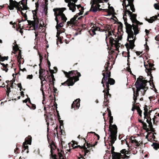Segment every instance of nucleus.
<instances>
[{"instance_id":"47","label":"nucleus","mask_w":159,"mask_h":159,"mask_svg":"<svg viewBox=\"0 0 159 159\" xmlns=\"http://www.w3.org/2000/svg\"><path fill=\"white\" fill-rule=\"evenodd\" d=\"M142 124L143 125V126H144V127H147V125L145 123H144V122H143Z\"/></svg>"},{"instance_id":"24","label":"nucleus","mask_w":159,"mask_h":159,"mask_svg":"<svg viewBox=\"0 0 159 159\" xmlns=\"http://www.w3.org/2000/svg\"><path fill=\"white\" fill-rule=\"evenodd\" d=\"M147 106H145V107H144V117H145L146 116H148V109L147 107Z\"/></svg>"},{"instance_id":"16","label":"nucleus","mask_w":159,"mask_h":159,"mask_svg":"<svg viewBox=\"0 0 159 159\" xmlns=\"http://www.w3.org/2000/svg\"><path fill=\"white\" fill-rule=\"evenodd\" d=\"M31 142V137L30 136H29L27 138H25V141L23 143V145L24 150L28 148V146L27 144H30Z\"/></svg>"},{"instance_id":"12","label":"nucleus","mask_w":159,"mask_h":159,"mask_svg":"<svg viewBox=\"0 0 159 159\" xmlns=\"http://www.w3.org/2000/svg\"><path fill=\"white\" fill-rule=\"evenodd\" d=\"M78 0H65V2L68 3V6L69 10L74 12L76 10V5L75 3Z\"/></svg>"},{"instance_id":"31","label":"nucleus","mask_w":159,"mask_h":159,"mask_svg":"<svg viewBox=\"0 0 159 159\" xmlns=\"http://www.w3.org/2000/svg\"><path fill=\"white\" fill-rule=\"evenodd\" d=\"M137 111L138 113L139 114V115L140 116H141L142 111L141 110L140 108H138Z\"/></svg>"},{"instance_id":"22","label":"nucleus","mask_w":159,"mask_h":159,"mask_svg":"<svg viewBox=\"0 0 159 159\" xmlns=\"http://www.w3.org/2000/svg\"><path fill=\"white\" fill-rule=\"evenodd\" d=\"M100 30V28L99 27H96L95 28H92L90 31V32H91V31L92 32V33L93 34V35H95L96 34V33L95 32V31H99Z\"/></svg>"},{"instance_id":"28","label":"nucleus","mask_w":159,"mask_h":159,"mask_svg":"<svg viewBox=\"0 0 159 159\" xmlns=\"http://www.w3.org/2000/svg\"><path fill=\"white\" fill-rule=\"evenodd\" d=\"M76 6H77L78 9H79V11H82L83 9V7H81L80 5H79Z\"/></svg>"},{"instance_id":"39","label":"nucleus","mask_w":159,"mask_h":159,"mask_svg":"<svg viewBox=\"0 0 159 159\" xmlns=\"http://www.w3.org/2000/svg\"><path fill=\"white\" fill-rule=\"evenodd\" d=\"M58 155L59 156L60 159H63L62 155L60 153H58Z\"/></svg>"},{"instance_id":"51","label":"nucleus","mask_w":159,"mask_h":159,"mask_svg":"<svg viewBox=\"0 0 159 159\" xmlns=\"http://www.w3.org/2000/svg\"><path fill=\"white\" fill-rule=\"evenodd\" d=\"M20 70H21L23 72L24 71H25L26 70L25 68H24L23 69H20Z\"/></svg>"},{"instance_id":"40","label":"nucleus","mask_w":159,"mask_h":159,"mask_svg":"<svg viewBox=\"0 0 159 159\" xmlns=\"http://www.w3.org/2000/svg\"><path fill=\"white\" fill-rule=\"evenodd\" d=\"M155 39L157 41H159V34L156 36Z\"/></svg>"},{"instance_id":"42","label":"nucleus","mask_w":159,"mask_h":159,"mask_svg":"<svg viewBox=\"0 0 159 159\" xmlns=\"http://www.w3.org/2000/svg\"><path fill=\"white\" fill-rule=\"evenodd\" d=\"M136 53L137 56L140 55V54L142 53L141 52L138 51H136Z\"/></svg>"},{"instance_id":"37","label":"nucleus","mask_w":159,"mask_h":159,"mask_svg":"<svg viewBox=\"0 0 159 159\" xmlns=\"http://www.w3.org/2000/svg\"><path fill=\"white\" fill-rule=\"evenodd\" d=\"M13 49L14 50L16 51L18 50V46L17 45H16V46H13Z\"/></svg>"},{"instance_id":"3","label":"nucleus","mask_w":159,"mask_h":159,"mask_svg":"<svg viewBox=\"0 0 159 159\" xmlns=\"http://www.w3.org/2000/svg\"><path fill=\"white\" fill-rule=\"evenodd\" d=\"M148 81L144 79H143V77L140 76L137 79L135 83V85L136 88V93L135 94V92L134 91L133 102V105L135 103L136 100H137V97L139 95L138 92L140 90L142 95L144 94L146 90L148 89V87L147 86V83Z\"/></svg>"},{"instance_id":"20","label":"nucleus","mask_w":159,"mask_h":159,"mask_svg":"<svg viewBox=\"0 0 159 159\" xmlns=\"http://www.w3.org/2000/svg\"><path fill=\"white\" fill-rule=\"evenodd\" d=\"M89 145L90 144H89L88 143H87V148H86L84 145L83 146H81L79 145L78 147H80V148H83L84 150V154L85 155L89 152V149H87V148L89 147Z\"/></svg>"},{"instance_id":"43","label":"nucleus","mask_w":159,"mask_h":159,"mask_svg":"<svg viewBox=\"0 0 159 159\" xmlns=\"http://www.w3.org/2000/svg\"><path fill=\"white\" fill-rule=\"evenodd\" d=\"M31 108L34 110L36 108V106L34 104H32Z\"/></svg>"},{"instance_id":"5","label":"nucleus","mask_w":159,"mask_h":159,"mask_svg":"<svg viewBox=\"0 0 159 159\" xmlns=\"http://www.w3.org/2000/svg\"><path fill=\"white\" fill-rule=\"evenodd\" d=\"M66 10V8L65 7L53 9L56 17L55 20L57 22L56 26L57 30H58V29H60V28L63 26V23L66 22L67 20V18L63 13V11Z\"/></svg>"},{"instance_id":"11","label":"nucleus","mask_w":159,"mask_h":159,"mask_svg":"<svg viewBox=\"0 0 159 159\" xmlns=\"http://www.w3.org/2000/svg\"><path fill=\"white\" fill-rule=\"evenodd\" d=\"M33 18L34 20V21L27 20V22L29 25L32 26L34 27V28H37L38 27L39 21L38 19H35L36 14L37 13L36 11L35 10L33 11Z\"/></svg>"},{"instance_id":"54","label":"nucleus","mask_w":159,"mask_h":159,"mask_svg":"<svg viewBox=\"0 0 159 159\" xmlns=\"http://www.w3.org/2000/svg\"><path fill=\"white\" fill-rule=\"evenodd\" d=\"M20 33L21 34V35H22L23 32L21 30H20Z\"/></svg>"},{"instance_id":"2","label":"nucleus","mask_w":159,"mask_h":159,"mask_svg":"<svg viewBox=\"0 0 159 159\" xmlns=\"http://www.w3.org/2000/svg\"><path fill=\"white\" fill-rule=\"evenodd\" d=\"M27 0H22L19 3L16 1H13V0H10L9 5L8 7L10 10H12L14 7H16L17 11H20L23 16L25 18V20H22L19 21L20 23L22 21L27 20V16L26 14L27 11H26L28 9V7L27 6Z\"/></svg>"},{"instance_id":"46","label":"nucleus","mask_w":159,"mask_h":159,"mask_svg":"<svg viewBox=\"0 0 159 159\" xmlns=\"http://www.w3.org/2000/svg\"><path fill=\"white\" fill-rule=\"evenodd\" d=\"M39 58H40V62L42 61V59H43V57L41 56V55H39Z\"/></svg>"},{"instance_id":"58","label":"nucleus","mask_w":159,"mask_h":159,"mask_svg":"<svg viewBox=\"0 0 159 159\" xmlns=\"http://www.w3.org/2000/svg\"><path fill=\"white\" fill-rule=\"evenodd\" d=\"M108 115H109V116H111V112H109Z\"/></svg>"},{"instance_id":"9","label":"nucleus","mask_w":159,"mask_h":159,"mask_svg":"<svg viewBox=\"0 0 159 159\" xmlns=\"http://www.w3.org/2000/svg\"><path fill=\"white\" fill-rule=\"evenodd\" d=\"M121 153L123 154V155L119 153L113 152H112V159H121L129 158V157L126 155L127 154H129L127 151L125 149H123L121 151Z\"/></svg>"},{"instance_id":"55","label":"nucleus","mask_w":159,"mask_h":159,"mask_svg":"<svg viewBox=\"0 0 159 159\" xmlns=\"http://www.w3.org/2000/svg\"><path fill=\"white\" fill-rule=\"evenodd\" d=\"M48 2V0H45V4H46L47 5V4H48L47 3V2Z\"/></svg>"},{"instance_id":"25","label":"nucleus","mask_w":159,"mask_h":159,"mask_svg":"<svg viewBox=\"0 0 159 159\" xmlns=\"http://www.w3.org/2000/svg\"><path fill=\"white\" fill-rule=\"evenodd\" d=\"M149 118H148V119L147 118L146 121L148 124L150 128H151L152 127V123L150 119L149 120Z\"/></svg>"},{"instance_id":"10","label":"nucleus","mask_w":159,"mask_h":159,"mask_svg":"<svg viewBox=\"0 0 159 159\" xmlns=\"http://www.w3.org/2000/svg\"><path fill=\"white\" fill-rule=\"evenodd\" d=\"M112 129L111 130L110 137L111 139L110 141V144L112 145L115 141L116 139V134L117 133V128L116 125H113L112 126Z\"/></svg>"},{"instance_id":"23","label":"nucleus","mask_w":159,"mask_h":159,"mask_svg":"<svg viewBox=\"0 0 159 159\" xmlns=\"http://www.w3.org/2000/svg\"><path fill=\"white\" fill-rule=\"evenodd\" d=\"M1 64L3 66L2 68V69L3 70L5 71L6 72H7L8 70V69L7 68V66L8 64H7L6 65H5L3 63H1Z\"/></svg>"},{"instance_id":"8","label":"nucleus","mask_w":159,"mask_h":159,"mask_svg":"<svg viewBox=\"0 0 159 159\" xmlns=\"http://www.w3.org/2000/svg\"><path fill=\"white\" fill-rule=\"evenodd\" d=\"M109 0H92L91 1L90 3L91 4V7L90 9V11L93 12H97L98 10L100 11L102 9L100 8L101 5L99 3L103 2L104 1L107 2Z\"/></svg>"},{"instance_id":"35","label":"nucleus","mask_w":159,"mask_h":159,"mask_svg":"<svg viewBox=\"0 0 159 159\" xmlns=\"http://www.w3.org/2000/svg\"><path fill=\"white\" fill-rule=\"evenodd\" d=\"M149 99L150 101H152V100H155V97L151 96L149 97Z\"/></svg>"},{"instance_id":"41","label":"nucleus","mask_w":159,"mask_h":159,"mask_svg":"<svg viewBox=\"0 0 159 159\" xmlns=\"http://www.w3.org/2000/svg\"><path fill=\"white\" fill-rule=\"evenodd\" d=\"M113 119V117L112 116H111L110 117V120H109L111 124V122H112Z\"/></svg>"},{"instance_id":"48","label":"nucleus","mask_w":159,"mask_h":159,"mask_svg":"<svg viewBox=\"0 0 159 159\" xmlns=\"http://www.w3.org/2000/svg\"><path fill=\"white\" fill-rule=\"evenodd\" d=\"M129 57H130V55H129V51H128V55H127V57H128L127 61H129Z\"/></svg>"},{"instance_id":"64","label":"nucleus","mask_w":159,"mask_h":159,"mask_svg":"<svg viewBox=\"0 0 159 159\" xmlns=\"http://www.w3.org/2000/svg\"><path fill=\"white\" fill-rule=\"evenodd\" d=\"M17 149H16V150H15V153H16V151H17Z\"/></svg>"},{"instance_id":"15","label":"nucleus","mask_w":159,"mask_h":159,"mask_svg":"<svg viewBox=\"0 0 159 159\" xmlns=\"http://www.w3.org/2000/svg\"><path fill=\"white\" fill-rule=\"evenodd\" d=\"M78 15H75L73 18L70 20V21L67 22V25L68 26H72L73 25L75 24L78 21V20L81 19L83 17L82 16H80L79 17H78Z\"/></svg>"},{"instance_id":"34","label":"nucleus","mask_w":159,"mask_h":159,"mask_svg":"<svg viewBox=\"0 0 159 159\" xmlns=\"http://www.w3.org/2000/svg\"><path fill=\"white\" fill-rule=\"evenodd\" d=\"M33 76L32 75H29L27 77V79H32L33 78Z\"/></svg>"},{"instance_id":"59","label":"nucleus","mask_w":159,"mask_h":159,"mask_svg":"<svg viewBox=\"0 0 159 159\" xmlns=\"http://www.w3.org/2000/svg\"><path fill=\"white\" fill-rule=\"evenodd\" d=\"M4 85V84H2V86H0V87H3V88H4L5 87V86H3Z\"/></svg>"},{"instance_id":"33","label":"nucleus","mask_w":159,"mask_h":159,"mask_svg":"<svg viewBox=\"0 0 159 159\" xmlns=\"http://www.w3.org/2000/svg\"><path fill=\"white\" fill-rule=\"evenodd\" d=\"M7 93H9L11 92L10 88H8V85H7Z\"/></svg>"},{"instance_id":"60","label":"nucleus","mask_w":159,"mask_h":159,"mask_svg":"<svg viewBox=\"0 0 159 159\" xmlns=\"http://www.w3.org/2000/svg\"><path fill=\"white\" fill-rule=\"evenodd\" d=\"M48 66H50V62L49 61H48Z\"/></svg>"},{"instance_id":"18","label":"nucleus","mask_w":159,"mask_h":159,"mask_svg":"<svg viewBox=\"0 0 159 159\" xmlns=\"http://www.w3.org/2000/svg\"><path fill=\"white\" fill-rule=\"evenodd\" d=\"M148 64L149 66L144 64V66L146 68V71L148 74V73H151V71L153 70V65L150 63H148Z\"/></svg>"},{"instance_id":"21","label":"nucleus","mask_w":159,"mask_h":159,"mask_svg":"<svg viewBox=\"0 0 159 159\" xmlns=\"http://www.w3.org/2000/svg\"><path fill=\"white\" fill-rule=\"evenodd\" d=\"M157 16H153L150 18V19H146V20L148 21L149 23H152L155 20L157 19Z\"/></svg>"},{"instance_id":"63","label":"nucleus","mask_w":159,"mask_h":159,"mask_svg":"<svg viewBox=\"0 0 159 159\" xmlns=\"http://www.w3.org/2000/svg\"><path fill=\"white\" fill-rule=\"evenodd\" d=\"M83 140H84V141H85V142H86V141L85 140V139H83Z\"/></svg>"},{"instance_id":"6","label":"nucleus","mask_w":159,"mask_h":159,"mask_svg":"<svg viewBox=\"0 0 159 159\" xmlns=\"http://www.w3.org/2000/svg\"><path fill=\"white\" fill-rule=\"evenodd\" d=\"M63 72L66 76L69 78L66 81L61 83V85L69 86L73 85L75 82L79 80V78L81 76L80 73L77 70L71 71L69 72H67L63 71Z\"/></svg>"},{"instance_id":"53","label":"nucleus","mask_w":159,"mask_h":159,"mask_svg":"<svg viewBox=\"0 0 159 159\" xmlns=\"http://www.w3.org/2000/svg\"><path fill=\"white\" fill-rule=\"evenodd\" d=\"M114 150V147L113 146L112 147L111 150L112 152Z\"/></svg>"},{"instance_id":"19","label":"nucleus","mask_w":159,"mask_h":159,"mask_svg":"<svg viewBox=\"0 0 159 159\" xmlns=\"http://www.w3.org/2000/svg\"><path fill=\"white\" fill-rule=\"evenodd\" d=\"M130 140L131 142L132 143L135 144L136 146H138L140 145V141H139L138 140L136 139H135V138L132 137Z\"/></svg>"},{"instance_id":"7","label":"nucleus","mask_w":159,"mask_h":159,"mask_svg":"<svg viewBox=\"0 0 159 159\" xmlns=\"http://www.w3.org/2000/svg\"><path fill=\"white\" fill-rule=\"evenodd\" d=\"M127 15L130 18L131 20L133 23L131 25L134 31V33L135 35L138 34L139 32V29L138 28V25L143 24V23L140 22L137 20L136 19V15L135 14H132V12L128 11Z\"/></svg>"},{"instance_id":"44","label":"nucleus","mask_w":159,"mask_h":159,"mask_svg":"<svg viewBox=\"0 0 159 159\" xmlns=\"http://www.w3.org/2000/svg\"><path fill=\"white\" fill-rule=\"evenodd\" d=\"M112 35V33H111V32L110 31H109L108 32V37H109L110 36H111Z\"/></svg>"},{"instance_id":"36","label":"nucleus","mask_w":159,"mask_h":159,"mask_svg":"<svg viewBox=\"0 0 159 159\" xmlns=\"http://www.w3.org/2000/svg\"><path fill=\"white\" fill-rule=\"evenodd\" d=\"M41 88L40 89V90L42 91V92L43 91V84H44V83H41Z\"/></svg>"},{"instance_id":"14","label":"nucleus","mask_w":159,"mask_h":159,"mask_svg":"<svg viewBox=\"0 0 159 159\" xmlns=\"http://www.w3.org/2000/svg\"><path fill=\"white\" fill-rule=\"evenodd\" d=\"M45 70L40 68L39 70V77L41 80V83H44V84H45V82L47 81L46 79V78L48 77V75H45Z\"/></svg>"},{"instance_id":"49","label":"nucleus","mask_w":159,"mask_h":159,"mask_svg":"<svg viewBox=\"0 0 159 159\" xmlns=\"http://www.w3.org/2000/svg\"><path fill=\"white\" fill-rule=\"evenodd\" d=\"M28 100V98L26 99L25 100L23 101V102L26 103L27 102Z\"/></svg>"},{"instance_id":"13","label":"nucleus","mask_w":159,"mask_h":159,"mask_svg":"<svg viewBox=\"0 0 159 159\" xmlns=\"http://www.w3.org/2000/svg\"><path fill=\"white\" fill-rule=\"evenodd\" d=\"M109 42L111 45H114L116 48L120 47L119 43H118L120 40L121 39V37L117 36V38L114 39L112 37H109Z\"/></svg>"},{"instance_id":"56","label":"nucleus","mask_w":159,"mask_h":159,"mask_svg":"<svg viewBox=\"0 0 159 159\" xmlns=\"http://www.w3.org/2000/svg\"><path fill=\"white\" fill-rule=\"evenodd\" d=\"M42 94H43V97L44 98V91H42Z\"/></svg>"},{"instance_id":"50","label":"nucleus","mask_w":159,"mask_h":159,"mask_svg":"<svg viewBox=\"0 0 159 159\" xmlns=\"http://www.w3.org/2000/svg\"><path fill=\"white\" fill-rule=\"evenodd\" d=\"M21 57V54L20 53V52H19L18 54V59H20Z\"/></svg>"},{"instance_id":"4","label":"nucleus","mask_w":159,"mask_h":159,"mask_svg":"<svg viewBox=\"0 0 159 159\" xmlns=\"http://www.w3.org/2000/svg\"><path fill=\"white\" fill-rule=\"evenodd\" d=\"M109 64L110 63L108 62L105 64L104 66L105 70L102 71V75L103 77L101 83L103 84L104 81L106 82V86L107 89V92L105 93L104 94L105 98H106V96H108L109 94V84H110V85H112L113 84L115 83V80L113 79L110 78L111 72L108 70V67Z\"/></svg>"},{"instance_id":"26","label":"nucleus","mask_w":159,"mask_h":159,"mask_svg":"<svg viewBox=\"0 0 159 159\" xmlns=\"http://www.w3.org/2000/svg\"><path fill=\"white\" fill-rule=\"evenodd\" d=\"M8 58V57H0V61H3L5 60H7Z\"/></svg>"},{"instance_id":"52","label":"nucleus","mask_w":159,"mask_h":159,"mask_svg":"<svg viewBox=\"0 0 159 159\" xmlns=\"http://www.w3.org/2000/svg\"><path fill=\"white\" fill-rule=\"evenodd\" d=\"M21 96H24V92H23V91H22L21 92Z\"/></svg>"},{"instance_id":"29","label":"nucleus","mask_w":159,"mask_h":159,"mask_svg":"<svg viewBox=\"0 0 159 159\" xmlns=\"http://www.w3.org/2000/svg\"><path fill=\"white\" fill-rule=\"evenodd\" d=\"M50 73H51V77H52L53 81V80H54V76H53V75L52 73V72H53V70H50Z\"/></svg>"},{"instance_id":"32","label":"nucleus","mask_w":159,"mask_h":159,"mask_svg":"<svg viewBox=\"0 0 159 159\" xmlns=\"http://www.w3.org/2000/svg\"><path fill=\"white\" fill-rule=\"evenodd\" d=\"M57 30V37L58 38H59V35L60 34V29H58V30Z\"/></svg>"},{"instance_id":"1","label":"nucleus","mask_w":159,"mask_h":159,"mask_svg":"<svg viewBox=\"0 0 159 159\" xmlns=\"http://www.w3.org/2000/svg\"><path fill=\"white\" fill-rule=\"evenodd\" d=\"M134 0H123L122 5L125 10L124 15H123V19L126 26V32L128 34L127 40L130 44V48L131 49L133 48L134 46V42L135 39L134 38V33L132 30V26L127 22L126 16H127L128 11L130 9L133 12H134L135 9L133 4Z\"/></svg>"},{"instance_id":"30","label":"nucleus","mask_w":159,"mask_h":159,"mask_svg":"<svg viewBox=\"0 0 159 159\" xmlns=\"http://www.w3.org/2000/svg\"><path fill=\"white\" fill-rule=\"evenodd\" d=\"M155 8L159 10V5L158 4H155L154 5Z\"/></svg>"},{"instance_id":"45","label":"nucleus","mask_w":159,"mask_h":159,"mask_svg":"<svg viewBox=\"0 0 159 159\" xmlns=\"http://www.w3.org/2000/svg\"><path fill=\"white\" fill-rule=\"evenodd\" d=\"M145 32H146V34L147 35H148V33H149V31L148 30H147L146 29V30H145Z\"/></svg>"},{"instance_id":"27","label":"nucleus","mask_w":159,"mask_h":159,"mask_svg":"<svg viewBox=\"0 0 159 159\" xmlns=\"http://www.w3.org/2000/svg\"><path fill=\"white\" fill-rule=\"evenodd\" d=\"M51 148V155L52 154V151L54 149V148L55 147V146L54 144H51L50 145Z\"/></svg>"},{"instance_id":"62","label":"nucleus","mask_w":159,"mask_h":159,"mask_svg":"<svg viewBox=\"0 0 159 159\" xmlns=\"http://www.w3.org/2000/svg\"><path fill=\"white\" fill-rule=\"evenodd\" d=\"M38 34H35V37H36L38 36Z\"/></svg>"},{"instance_id":"61","label":"nucleus","mask_w":159,"mask_h":159,"mask_svg":"<svg viewBox=\"0 0 159 159\" xmlns=\"http://www.w3.org/2000/svg\"><path fill=\"white\" fill-rule=\"evenodd\" d=\"M128 71L129 72H131V71L130 69H129L128 70Z\"/></svg>"},{"instance_id":"38","label":"nucleus","mask_w":159,"mask_h":159,"mask_svg":"<svg viewBox=\"0 0 159 159\" xmlns=\"http://www.w3.org/2000/svg\"><path fill=\"white\" fill-rule=\"evenodd\" d=\"M18 87L20 88V91H21L22 89V86L20 83H19L17 84Z\"/></svg>"},{"instance_id":"57","label":"nucleus","mask_w":159,"mask_h":159,"mask_svg":"<svg viewBox=\"0 0 159 159\" xmlns=\"http://www.w3.org/2000/svg\"><path fill=\"white\" fill-rule=\"evenodd\" d=\"M139 121L140 122V123H142V124H143V121H142V120H139Z\"/></svg>"},{"instance_id":"17","label":"nucleus","mask_w":159,"mask_h":159,"mask_svg":"<svg viewBox=\"0 0 159 159\" xmlns=\"http://www.w3.org/2000/svg\"><path fill=\"white\" fill-rule=\"evenodd\" d=\"M80 99H77L74 101L71 105L72 107L74 108L75 110L76 108L78 109L80 106Z\"/></svg>"}]
</instances>
